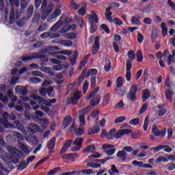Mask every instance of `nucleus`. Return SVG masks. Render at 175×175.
Returning a JSON list of instances; mask_svg holds the SVG:
<instances>
[{
	"mask_svg": "<svg viewBox=\"0 0 175 175\" xmlns=\"http://www.w3.org/2000/svg\"><path fill=\"white\" fill-rule=\"evenodd\" d=\"M50 50H59L57 46H52L50 49H43L38 53H31L30 56H23L22 61L24 62H29V61H32V59H38V58H43L44 56L42 54H49Z\"/></svg>",
	"mask_w": 175,
	"mask_h": 175,
	"instance_id": "1",
	"label": "nucleus"
},
{
	"mask_svg": "<svg viewBox=\"0 0 175 175\" xmlns=\"http://www.w3.org/2000/svg\"><path fill=\"white\" fill-rule=\"evenodd\" d=\"M8 150L12 156H10L9 157L6 156V153L5 152V151H3V150L0 148V154H0V158H2V156L6 157V158H10V159H18L20 158V155L18 154V150H17V148L13 146H10L8 147Z\"/></svg>",
	"mask_w": 175,
	"mask_h": 175,
	"instance_id": "2",
	"label": "nucleus"
},
{
	"mask_svg": "<svg viewBox=\"0 0 175 175\" xmlns=\"http://www.w3.org/2000/svg\"><path fill=\"white\" fill-rule=\"evenodd\" d=\"M46 8H47V0H44L41 5V10L43 13H44L45 16L41 17L42 20H46L47 18V16H49V14L53 12V5H49L46 11H44Z\"/></svg>",
	"mask_w": 175,
	"mask_h": 175,
	"instance_id": "3",
	"label": "nucleus"
},
{
	"mask_svg": "<svg viewBox=\"0 0 175 175\" xmlns=\"http://www.w3.org/2000/svg\"><path fill=\"white\" fill-rule=\"evenodd\" d=\"M140 92V90L137 88V85L135 84L132 85L130 88V92L127 94L128 99L129 100H133V101L136 100V94H137V92Z\"/></svg>",
	"mask_w": 175,
	"mask_h": 175,
	"instance_id": "4",
	"label": "nucleus"
},
{
	"mask_svg": "<svg viewBox=\"0 0 175 175\" xmlns=\"http://www.w3.org/2000/svg\"><path fill=\"white\" fill-rule=\"evenodd\" d=\"M92 99L90 101L91 106H98L99 103H100V96L98 94L95 95V93L90 92L89 94V96L88 98V100H90V99Z\"/></svg>",
	"mask_w": 175,
	"mask_h": 175,
	"instance_id": "5",
	"label": "nucleus"
},
{
	"mask_svg": "<svg viewBox=\"0 0 175 175\" xmlns=\"http://www.w3.org/2000/svg\"><path fill=\"white\" fill-rule=\"evenodd\" d=\"M3 119H0V122L2 124L4 128H14V126L12 124L9 123V114L8 112L3 113Z\"/></svg>",
	"mask_w": 175,
	"mask_h": 175,
	"instance_id": "6",
	"label": "nucleus"
},
{
	"mask_svg": "<svg viewBox=\"0 0 175 175\" xmlns=\"http://www.w3.org/2000/svg\"><path fill=\"white\" fill-rule=\"evenodd\" d=\"M31 98L34 100H37L38 102V105L47 106L48 107H50L51 106V103H50V100H44L43 98L35 94L31 96Z\"/></svg>",
	"mask_w": 175,
	"mask_h": 175,
	"instance_id": "7",
	"label": "nucleus"
},
{
	"mask_svg": "<svg viewBox=\"0 0 175 175\" xmlns=\"http://www.w3.org/2000/svg\"><path fill=\"white\" fill-rule=\"evenodd\" d=\"M61 13H62V12L59 8L55 9L51 13L50 16L47 18V21H49V23H53V21H55V18H57V17H59V16H61Z\"/></svg>",
	"mask_w": 175,
	"mask_h": 175,
	"instance_id": "8",
	"label": "nucleus"
},
{
	"mask_svg": "<svg viewBox=\"0 0 175 175\" xmlns=\"http://www.w3.org/2000/svg\"><path fill=\"white\" fill-rule=\"evenodd\" d=\"M83 141L84 139L82 137L77 138L75 141L73 142V144L74 146H77L72 147L71 150L72 152L79 151L80 148H81V146L83 144Z\"/></svg>",
	"mask_w": 175,
	"mask_h": 175,
	"instance_id": "9",
	"label": "nucleus"
},
{
	"mask_svg": "<svg viewBox=\"0 0 175 175\" xmlns=\"http://www.w3.org/2000/svg\"><path fill=\"white\" fill-rule=\"evenodd\" d=\"M75 131V135L77 136H81L83 133H84V127L81 126L79 129H76V124H75V121H73L72 125L70 126V132H73Z\"/></svg>",
	"mask_w": 175,
	"mask_h": 175,
	"instance_id": "10",
	"label": "nucleus"
},
{
	"mask_svg": "<svg viewBox=\"0 0 175 175\" xmlns=\"http://www.w3.org/2000/svg\"><path fill=\"white\" fill-rule=\"evenodd\" d=\"M81 98V92L77 91L72 96L70 99H68L69 103H72V105H76L77 103V100H79Z\"/></svg>",
	"mask_w": 175,
	"mask_h": 175,
	"instance_id": "11",
	"label": "nucleus"
},
{
	"mask_svg": "<svg viewBox=\"0 0 175 175\" xmlns=\"http://www.w3.org/2000/svg\"><path fill=\"white\" fill-rule=\"evenodd\" d=\"M99 36L96 37L94 40V44L93 45L92 48V53L93 55H96L98 51H99V49H100V45L99 44Z\"/></svg>",
	"mask_w": 175,
	"mask_h": 175,
	"instance_id": "12",
	"label": "nucleus"
},
{
	"mask_svg": "<svg viewBox=\"0 0 175 175\" xmlns=\"http://www.w3.org/2000/svg\"><path fill=\"white\" fill-rule=\"evenodd\" d=\"M99 111L98 109H95L91 114L90 116L88 118V121H90L91 122H96L98 120H99Z\"/></svg>",
	"mask_w": 175,
	"mask_h": 175,
	"instance_id": "13",
	"label": "nucleus"
},
{
	"mask_svg": "<svg viewBox=\"0 0 175 175\" xmlns=\"http://www.w3.org/2000/svg\"><path fill=\"white\" fill-rule=\"evenodd\" d=\"M131 68H132V62H131V60H128L126 62V78L127 81H131V78L132 77V72H131Z\"/></svg>",
	"mask_w": 175,
	"mask_h": 175,
	"instance_id": "14",
	"label": "nucleus"
},
{
	"mask_svg": "<svg viewBox=\"0 0 175 175\" xmlns=\"http://www.w3.org/2000/svg\"><path fill=\"white\" fill-rule=\"evenodd\" d=\"M132 130L129 129L119 130L116 135V139H121V137L124 136V135H129L132 133Z\"/></svg>",
	"mask_w": 175,
	"mask_h": 175,
	"instance_id": "15",
	"label": "nucleus"
},
{
	"mask_svg": "<svg viewBox=\"0 0 175 175\" xmlns=\"http://www.w3.org/2000/svg\"><path fill=\"white\" fill-rule=\"evenodd\" d=\"M77 26L76 25H67L63 27L62 29L59 31V33H65V32H68V31H75L77 29Z\"/></svg>",
	"mask_w": 175,
	"mask_h": 175,
	"instance_id": "16",
	"label": "nucleus"
},
{
	"mask_svg": "<svg viewBox=\"0 0 175 175\" xmlns=\"http://www.w3.org/2000/svg\"><path fill=\"white\" fill-rule=\"evenodd\" d=\"M39 131V126L35 123H30L28 124L27 131L29 133H36Z\"/></svg>",
	"mask_w": 175,
	"mask_h": 175,
	"instance_id": "17",
	"label": "nucleus"
},
{
	"mask_svg": "<svg viewBox=\"0 0 175 175\" xmlns=\"http://www.w3.org/2000/svg\"><path fill=\"white\" fill-rule=\"evenodd\" d=\"M99 18H98V15L95 13V11L92 12V15H89V23L91 24H96L98 23Z\"/></svg>",
	"mask_w": 175,
	"mask_h": 175,
	"instance_id": "18",
	"label": "nucleus"
},
{
	"mask_svg": "<svg viewBox=\"0 0 175 175\" xmlns=\"http://www.w3.org/2000/svg\"><path fill=\"white\" fill-rule=\"evenodd\" d=\"M169 50H165L164 52V57L167 59V65L170 66V65L174 62V58L171 54H169Z\"/></svg>",
	"mask_w": 175,
	"mask_h": 175,
	"instance_id": "19",
	"label": "nucleus"
},
{
	"mask_svg": "<svg viewBox=\"0 0 175 175\" xmlns=\"http://www.w3.org/2000/svg\"><path fill=\"white\" fill-rule=\"evenodd\" d=\"M40 117H43V113L40 111H36L35 113L31 115V118L35 122H39L42 119Z\"/></svg>",
	"mask_w": 175,
	"mask_h": 175,
	"instance_id": "20",
	"label": "nucleus"
},
{
	"mask_svg": "<svg viewBox=\"0 0 175 175\" xmlns=\"http://www.w3.org/2000/svg\"><path fill=\"white\" fill-rule=\"evenodd\" d=\"M25 140L27 142V143H29V144H37L39 142L38 137L31 135L25 137Z\"/></svg>",
	"mask_w": 175,
	"mask_h": 175,
	"instance_id": "21",
	"label": "nucleus"
},
{
	"mask_svg": "<svg viewBox=\"0 0 175 175\" xmlns=\"http://www.w3.org/2000/svg\"><path fill=\"white\" fill-rule=\"evenodd\" d=\"M72 143H73V140L72 139L66 140L64 146L60 150V154H64V152H66V150H68V148H69V147L72 146Z\"/></svg>",
	"mask_w": 175,
	"mask_h": 175,
	"instance_id": "22",
	"label": "nucleus"
},
{
	"mask_svg": "<svg viewBox=\"0 0 175 175\" xmlns=\"http://www.w3.org/2000/svg\"><path fill=\"white\" fill-rule=\"evenodd\" d=\"M15 92L16 94H21L22 95H27L28 94L27 88L20 85L15 88Z\"/></svg>",
	"mask_w": 175,
	"mask_h": 175,
	"instance_id": "23",
	"label": "nucleus"
},
{
	"mask_svg": "<svg viewBox=\"0 0 175 175\" xmlns=\"http://www.w3.org/2000/svg\"><path fill=\"white\" fill-rule=\"evenodd\" d=\"M16 125V128H17L18 131H21L23 133V135H27V131L23 124H21L20 122L16 121L14 122Z\"/></svg>",
	"mask_w": 175,
	"mask_h": 175,
	"instance_id": "24",
	"label": "nucleus"
},
{
	"mask_svg": "<svg viewBox=\"0 0 175 175\" xmlns=\"http://www.w3.org/2000/svg\"><path fill=\"white\" fill-rule=\"evenodd\" d=\"M111 8L109 7L107 10H106V12H105V18L109 22V23H113V21L114 19H113V18L111 17L113 13H111V12H110Z\"/></svg>",
	"mask_w": 175,
	"mask_h": 175,
	"instance_id": "25",
	"label": "nucleus"
},
{
	"mask_svg": "<svg viewBox=\"0 0 175 175\" xmlns=\"http://www.w3.org/2000/svg\"><path fill=\"white\" fill-rule=\"evenodd\" d=\"M116 135H117V130L112 129L107 133V139L111 140L113 137L116 138Z\"/></svg>",
	"mask_w": 175,
	"mask_h": 175,
	"instance_id": "26",
	"label": "nucleus"
},
{
	"mask_svg": "<svg viewBox=\"0 0 175 175\" xmlns=\"http://www.w3.org/2000/svg\"><path fill=\"white\" fill-rule=\"evenodd\" d=\"M81 8L79 10L78 13L80 16H85L87 13L86 8H87V3L84 2L81 3Z\"/></svg>",
	"mask_w": 175,
	"mask_h": 175,
	"instance_id": "27",
	"label": "nucleus"
},
{
	"mask_svg": "<svg viewBox=\"0 0 175 175\" xmlns=\"http://www.w3.org/2000/svg\"><path fill=\"white\" fill-rule=\"evenodd\" d=\"M57 54H63L64 55H70L72 54V51L64 50L62 51L53 52L51 53V55H52V57H57Z\"/></svg>",
	"mask_w": 175,
	"mask_h": 175,
	"instance_id": "28",
	"label": "nucleus"
},
{
	"mask_svg": "<svg viewBox=\"0 0 175 175\" xmlns=\"http://www.w3.org/2000/svg\"><path fill=\"white\" fill-rule=\"evenodd\" d=\"M70 122H72V117L67 116L64 118V122L62 124V126L63 129H65L70 124Z\"/></svg>",
	"mask_w": 175,
	"mask_h": 175,
	"instance_id": "29",
	"label": "nucleus"
},
{
	"mask_svg": "<svg viewBox=\"0 0 175 175\" xmlns=\"http://www.w3.org/2000/svg\"><path fill=\"white\" fill-rule=\"evenodd\" d=\"M62 25V21L59 20L51 27V31H52V32H57V31L61 28Z\"/></svg>",
	"mask_w": 175,
	"mask_h": 175,
	"instance_id": "30",
	"label": "nucleus"
},
{
	"mask_svg": "<svg viewBox=\"0 0 175 175\" xmlns=\"http://www.w3.org/2000/svg\"><path fill=\"white\" fill-rule=\"evenodd\" d=\"M116 157H118L120 161H125V159H126V152L124 150H120L118 152Z\"/></svg>",
	"mask_w": 175,
	"mask_h": 175,
	"instance_id": "31",
	"label": "nucleus"
},
{
	"mask_svg": "<svg viewBox=\"0 0 175 175\" xmlns=\"http://www.w3.org/2000/svg\"><path fill=\"white\" fill-rule=\"evenodd\" d=\"M40 70L44 72V73H48L49 76H54V72H53V70L50 67H41Z\"/></svg>",
	"mask_w": 175,
	"mask_h": 175,
	"instance_id": "32",
	"label": "nucleus"
},
{
	"mask_svg": "<svg viewBox=\"0 0 175 175\" xmlns=\"http://www.w3.org/2000/svg\"><path fill=\"white\" fill-rule=\"evenodd\" d=\"M57 139L55 137L52 138L51 140H49L47 147L49 150H54V147H55V142Z\"/></svg>",
	"mask_w": 175,
	"mask_h": 175,
	"instance_id": "33",
	"label": "nucleus"
},
{
	"mask_svg": "<svg viewBox=\"0 0 175 175\" xmlns=\"http://www.w3.org/2000/svg\"><path fill=\"white\" fill-rule=\"evenodd\" d=\"M173 95H174V93L172 90L167 89L166 90V98L169 102H173V98L172 97Z\"/></svg>",
	"mask_w": 175,
	"mask_h": 175,
	"instance_id": "34",
	"label": "nucleus"
},
{
	"mask_svg": "<svg viewBox=\"0 0 175 175\" xmlns=\"http://www.w3.org/2000/svg\"><path fill=\"white\" fill-rule=\"evenodd\" d=\"M57 43H59V44H62L63 46H65L66 47H72V44H73V42L70 40H60L58 41Z\"/></svg>",
	"mask_w": 175,
	"mask_h": 175,
	"instance_id": "35",
	"label": "nucleus"
},
{
	"mask_svg": "<svg viewBox=\"0 0 175 175\" xmlns=\"http://www.w3.org/2000/svg\"><path fill=\"white\" fill-rule=\"evenodd\" d=\"M88 167H92V169H98V167H101L102 164L96 163L95 161L89 162L87 163Z\"/></svg>",
	"mask_w": 175,
	"mask_h": 175,
	"instance_id": "36",
	"label": "nucleus"
},
{
	"mask_svg": "<svg viewBox=\"0 0 175 175\" xmlns=\"http://www.w3.org/2000/svg\"><path fill=\"white\" fill-rule=\"evenodd\" d=\"M142 94V100L143 102H146V100L150 98V91H148L147 89H145L143 90Z\"/></svg>",
	"mask_w": 175,
	"mask_h": 175,
	"instance_id": "37",
	"label": "nucleus"
},
{
	"mask_svg": "<svg viewBox=\"0 0 175 175\" xmlns=\"http://www.w3.org/2000/svg\"><path fill=\"white\" fill-rule=\"evenodd\" d=\"M167 147V145H160L154 148H150V151H153V152H158V151H161V150H163V148H166Z\"/></svg>",
	"mask_w": 175,
	"mask_h": 175,
	"instance_id": "38",
	"label": "nucleus"
},
{
	"mask_svg": "<svg viewBox=\"0 0 175 175\" xmlns=\"http://www.w3.org/2000/svg\"><path fill=\"white\" fill-rule=\"evenodd\" d=\"M29 100L31 98L25 96H21V99L18 100V105H25V102H29Z\"/></svg>",
	"mask_w": 175,
	"mask_h": 175,
	"instance_id": "39",
	"label": "nucleus"
},
{
	"mask_svg": "<svg viewBox=\"0 0 175 175\" xmlns=\"http://www.w3.org/2000/svg\"><path fill=\"white\" fill-rule=\"evenodd\" d=\"M46 94L48 96H49L50 98H53V96H55V92H54V88L49 87V88H47Z\"/></svg>",
	"mask_w": 175,
	"mask_h": 175,
	"instance_id": "40",
	"label": "nucleus"
},
{
	"mask_svg": "<svg viewBox=\"0 0 175 175\" xmlns=\"http://www.w3.org/2000/svg\"><path fill=\"white\" fill-rule=\"evenodd\" d=\"M131 23L134 25H141V24H142L140 23V18H139L137 16L131 17Z\"/></svg>",
	"mask_w": 175,
	"mask_h": 175,
	"instance_id": "41",
	"label": "nucleus"
},
{
	"mask_svg": "<svg viewBox=\"0 0 175 175\" xmlns=\"http://www.w3.org/2000/svg\"><path fill=\"white\" fill-rule=\"evenodd\" d=\"M28 165H29V163L27 161V160L23 161L21 162V163L18 166V170H24V169H26L28 167Z\"/></svg>",
	"mask_w": 175,
	"mask_h": 175,
	"instance_id": "42",
	"label": "nucleus"
},
{
	"mask_svg": "<svg viewBox=\"0 0 175 175\" xmlns=\"http://www.w3.org/2000/svg\"><path fill=\"white\" fill-rule=\"evenodd\" d=\"M75 18L77 20V21H78L80 27L83 28L84 27V20L83 19V17L76 15Z\"/></svg>",
	"mask_w": 175,
	"mask_h": 175,
	"instance_id": "43",
	"label": "nucleus"
},
{
	"mask_svg": "<svg viewBox=\"0 0 175 175\" xmlns=\"http://www.w3.org/2000/svg\"><path fill=\"white\" fill-rule=\"evenodd\" d=\"M78 58H79V52L75 51L73 57L70 59L71 64L75 65V64H76V61H77Z\"/></svg>",
	"mask_w": 175,
	"mask_h": 175,
	"instance_id": "44",
	"label": "nucleus"
},
{
	"mask_svg": "<svg viewBox=\"0 0 175 175\" xmlns=\"http://www.w3.org/2000/svg\"><path fill=\"white\" fill-rule=\"evenodd\" d=\"M103 103L104 106H107V105L110 103V94L107 93V94H105V96H104Z\"/></svg>",
	"mask_w": 175,
	"mask_h": 175,
	"instance_id": "45",
	"label": "nucleus"
},
{
	"mask_svg": "<svg viewBox=\"0 0 175 175\" xmlns=\"http://www.w3.org/2000/svg\"><path fill=\"white\" fill-rule=\"evenodd\" d=\"M100 131V129H99V126H94L90 129V132L89 133V135H95V133H99Z\"/></svg>",
	"mask_w": 175,
	"mask_h": 175,
	"instance_id": "46",
	"label": "nucleus"
},
{
	"mask_svg": "<svg viewBox=\"0 0 175 175\" xmlns=\"http://www.w3.org/2000/svg\"><path fill=\"white\" fill-rule=\"evenodd\" d=\"M14 17H16L14 8H12L11 13L10 14V24H13L14 23Z\"/></svg>",
	"mask_w": 175,
	"mask_h": 175,
	"instance_id": "47",
	"label": "nucleus"
},
{
	"mask_svg": "<svg viewBox=\"0 0 175 175\" xmlns=\"http://www.w3.org/2000/svg\"><path fill=\"white\" fill-rule=\"evenodd\" d=\"M137 61H138V62H143V53L141 52L140 50L137 51Z\"/></svg>",
	"mask_w": 175,
	"mask_h": 175,
	"instance_id": "48",
	"label": "nucleus"
},
{
	"mask_svg": "<svg viewBox=\"0 0 175 175\" xmlns=\"http://www.w3.org/2000/svg\"><path fill=\"white\" fill-rule=\"evenodd\" d=\"M94 151H95V146L94 145L88 146L83 150V152H94Z\"/></svg>",
	"mask_w": 175,
	"mask_h": 175,
	"instance_id": "49",
	"label": "nucleus"
},
{
	"mask_svg": "<svg viewBox=\"0 0 175 175\" xmlns=\"http://www.w3.org/2000/svg\"><path fill=\"white\" fill-rule=\"evenodd\" d=\"M161 28L162 29L163 36L165 38L167 35V28H166L165 23H161Z\"/></svg>",
	"mask_w": 175,
	"mask_h": 175,
	"instance_id": "50",
	"label": "nucleus"
},
{
	"mask_svg": "<svg viewBox=\"0 0 175 175\" xmlns=\"http://www.w3.org/2000/svg\"><path fill=\"white\" fill-rule=\"evenodd\" d=\"M79 124L80 126H84L85 125V116H84V114L79 116Z\"/></svg>",
	"mask_w": 175,
	"mask_h": 175,
	"instance_id": "51",
	"label": "nucleus"
},
{
	"mask_svg": "<svg viewBox=\"0 0 175 175\" xmlns=\"http://www.w3.org/2000/svg\"><path fill=\"white\" fill-rule=\"evenodd\" d=\"M49 28V25L46 23H43L38 27V31L40 32H43L44 31H47V29Z\"/></svg>",
	"mask_w": 175,
	"mask_h": 175,
	"instance_id": "52",
	"label": "nucleus"
},
{
	"mask_svg": "<svg viewBox=\"0 0 175 175\" xmlns=\"http://www.w3.org/2000/svg\"><path fill=\"white\" fill-rule=\"evenodd\" d=\"M98 73V70L95 68L90 69L88 72V77L92 76V77H95V75Z\"/></svg>",
	"mask_w": 175,
	"mask_h": 175,
	"instance_id": "53",
	"label": "nucleus"
},
{
	"mask_svg": "<svg viewBox=\"0 0 175 175\" xmlns=\"http://www.w3.org/2000/svg\"><path fill=\"white\" fill-rule=\"evenodd\" d=\"M132 165H133V166H137L138 167H144V163L135 160L132 161Z\"/></svg>",
	"mask_w": 175,
	"mask_h": 175,
	"instance_id": "54",
	"label": "nucleus"
},
{
	"mask_svg": "<svg viewBox=\"0 0 175 175\" xmlns=\"http://www.w3.org/2000/svg\"><path fill=\"white\" fill-rule=\"evenodd\" d=\"M126 120V118L125 116H119L115 119V124H120L121 122H124Z\"/></svg>",
	"mask_w": 175,
	"mask_h": 175,
	"instance_id": "55",
	"label": "nucleus"
},
{
	"mask_svg": "<svg viewBox=\"0 0 175 175\" xmlns=\"http://www.w3.org/2000/svg\"><path fill=\"white\" fill-rule=\"evenodd\" d=\"M70 6L75 10H77V9H79V8L81 6V5L76 3V2H75V0H70Z\"/></svg>",
	"mask_w": 175,
	"mask_h": 175,
	"instance_id": "56",
	"label": "nucleus"
},
{
	"mask_svg": "<svg viewBox=\"0 0 175 175\" xmlns=\"http://www.w3.org/2000/svg\"><path fill=\"white\" fill-rule=\"evenodd\" d=\"M152 132L154 134V136H159V129L157 126V125L154 124L152 128Z\"/></svg>",
	"mask_w": 175,
	"mask_h": 175,
	"instance_id": "57",
	"label": "nucleus"
},
{
	"mask_svg": "<svg viewBox=\"0 0 175 175\" xmlns=\"http://www.w3.org/2000/svg\"><path fill=\"white\" fill-rule=\"evenodd\" d=\"M81 173L85 175L95 174V172L93 170H82Z\"/></svg>",
	"mask_w": 175,
	"mask_h": 175,
	"instance_id": "58",
	"label": "nucleus"
},
{
	"mask_svg": "<svg viewBox=\"0 0 175 175\" xmlns=\"http://www.w3.org/2000/svg\"><path fill=\"white\" fill-rule=\"evenodd\" d=\"M139 122H140L139 118H133L129 121L130 125H133V126L139 125Z\"/></svg>",
	"mask_w": 175,
	"mask_h": 175,
	"instance_id": "59",
	"label": "nucleus"
},
{
	"mask_svg": "<svg viewBox=\"0 0 175 175\" xmlns=\"http://www.w3.org/2000/svg\"><path fill=\"white\" fill-rule=\"evenodd\" d=\"M20 148L21 150H23L25 154H29V149H28V147H27V146H25V144H21Z\"/></svg>",
	"mask_w": 175,
	"mask_h": 175,
	"instance_id": "60",
	"label": "nucleus"
},
{
	"mask_svg": "<svg viewBox=\"0 0 175 175\" xmlns=\"http://www.w3.org/2000/svg\"><path fill=\"white\" fill-rule=\"evenodd\" d=\"M127 54L130 59H136V53H135V51H129Z\"/></svg>",
	"mask_w": 175,
	"mask_h": 175,
	"instance_id": "61",
	"label": "nucleus"
},
{
	"mask_svg": "<svg viewBox=\"0 0 175 175\" xmlns=\"http://www.w3.org/2000/svg\"><path fill=\"white\" fill-rule=\"evenodd\" d=\"M116 151V148H111V149H109V150H107L105 151V153L107 154V155H108L109 157H111V155H113L115 154Z\"/></svg>",
	"mask_w": 175,
	"mask_h": 175,
	"instance_id": "62",
	"label": "nucleus"
},
{
	"mask_svg": "<svg viewBox=\"0 0 175 175\" xmlns=\"http://www.w3.org/2000/svg\"><path fill=\"white\" fill-rule=\"evenodd\" d=\"M116 87H118V88L122 87V77H119L116 79Z\"/></svg>",
	"mask_w": 175,
	"mask_h": 175,
	"instance_id": "63",
	"label": "nucleus"
},
{
	"mask_svg": "<svg viewBox=\"0 0 175 175\" xmlns=\"http://www.w3.org/2000/svg\"><path fill=\"white\" fill-rule=\"evenodd\" d=\"M61 169L60 167L54 168L53 170H51L49 172H48V175H53V174H55V173H57V172H59V170Z\"/></svg>",
	"mask_w": 175,
	"mask_h": 175,
	"instance_id": "64",
	"label": "nucleus"
}]
</instances>
